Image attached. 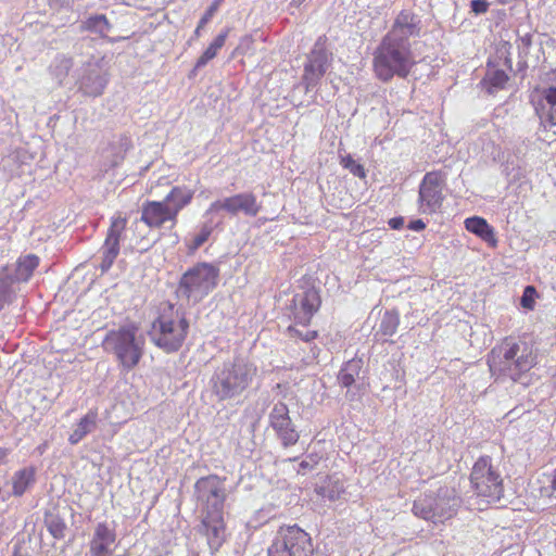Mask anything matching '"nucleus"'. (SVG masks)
<instances>
[{"instance_id":"nucleus-1","label":"nucleus","mask_w":556,"mask_h":556,"mask_svg":"<svg viewBox=\"0 0 556 556\" xmlns=\"http://www.w3.org/2000/svg\"><path fill=\"white\" fill-rule=\"evenodd\" d=\"M415 65L409 42H394L382 37L372 53V71L382 83L390 81L394 76L406 78Z\"/></svg>"},{"instance_id":"nucleus-2","label":"nucleus","mask_w":556,"mask_h":556,"mask_svg":"<svg viewBox=\"0 0 556 556\" xmlns=\"http://www.w3.org/2000/svg\"><path fill=\"white\" fill-rule=\"evenodd\" d=\"M190 332L187 314L169 305L162 309L151 324V342L166 354L181 350Z\"/></svg>"},{"instance_id":"nucleus-3","label":"nucleus","mask_w":556,"mask_h":556,"mask_svg":"<svg viewBox=\"0 0 556 556\" xmlns=\"http://www.w3.org/2000/svg\"><path fill=\"white\" fill-rule=\"evenodd\" d=\"M490 370L517 381L523 372L529 371L535 356L526 342H515L505 339L501 345L494 348L489 355Z\"/></svg>"},{"instance_id":"nucleus-4","label":"nucleus","mask_w":556,"mask_h":556,"mask_svg":"<svg viewBox=\"0 0 556 556\" xmlns=\"http://www.w3.org/2000/svg\"><path fill=\"white\" fill-rule=\"evenodd\" d=\"M138 332L139 326L130 323L110 330L103 340L104 349L112 352L126 370L135 368L144 352V338Z\"/></svg>"},{"instance_id":"nucleus-5","label":"nucleus","mask_w":556,"mask_h":556,"mask_svg":"<svg viewBox=\"0 0 556 556\" xmlns=\"http://www.w3.org/2000/svg\"><path fill=\"white\" fill-rule=\"evenodd\" d=\"M314 547L311 535L298 525L279 527L267 556H313Z\"/></svg>"},{"instance_id":"nucleus-6","label":"nucleus","mask_w":556,"mask_h":556,"mask_svg":"<svg viewBox=\"0 0 556 556\" xmlns=\"http://www.w3.org/2000/svg\"><path fill=\"white\" fill-rule=\"evenodd\" d=\"M218 278L219 268L217 266L200 262L181 276L179 288L188 299L200 301L217 287Z\"/></svg>"},{"instance_id":"nucleus-7","label":"nucleus","mask_w":556,"mask_h":556,"mask_svg":"<svg viewBox=\"0 0 556 556\" xmlns=\"http://www.w3.org/2000/svg\"><path fill=\"white\" fill-rule=\"evenodd\" d=\"M250 382L251 376L248 366L241 363H230L225 364L216 374L213 389L219 400L224 401L243 392Z\"/></svg>"},{"instance_id":"nucleus-8","label":"nucleus","mask_w":556,"mask_h":556,"mask_svg":"<svg viewBox=\"0 0 556 556\" xmlns=\"http://www.w3.org/2000/svg\"><path fill=\"white\" fill-rule=\"evenodd\" d=\"M470 483L477 494L486 497L489 502H500L503 496V480L493 470L490 457H480L475 463Z\"/></svg>"},{"instance_id":"nucleus-9","label":"nucleus","mask_w":556,"mask_h":556,"mask_svg":"<svg viewBox=\"0 0 556 556\" xmlns=\"http://www.w3.org/2000/svg\"><path fill=\"white\" fill-rule=\"evenodd\" d=\"M200 532L205 538L212 552H217L227 541V523L225 520V507L202 508Z\"/></svg>"},{"instance_id":"nucleus-10","label":"nucleus","mask_w":556,"mask_h":556,"mask_svg":"<svg viewBox=\"0 0 556 556\" xmlns=\"http://www.w3.org/2000/svg\"><path fill=\"white\" fill-rule=\"evenodd\" d=\"M445 176L439 172L427 173L419 188V210L424 214L435 213L443 203Z\"/></svg>"},{"instance_id":"nucleus-11","label":"nucleus","mask_w":556,"mask_h":556,"mask_svg":"<svg viewBox=\"0 0 556 556\" xmlns=\"http://www.w3.org/2000/svg\"><path fill=\"white\" fill-rule=\"evenodd\" d=\"M325 43L326 37H319L307 55L302 77L307 90L319 84L329 66V54Z\"/></svg>"},{"instance_id":"nucleus-12","label":"nucleus","mask_w":556,"mask_h":556,"mask_svg":"<svg viewBox=\"0 0 556 556\" xmlns=\"http://www.w3.org/2000/svg\"><path fill=\"white\" fill-rule=\"evenodd\" d=\"M261 208L262 204L254 193L242 192L212 202L206 214L225 211L232 216L243 213L245 216L254 217L261 212Z\"/></svg>"},{"instance_id":"nucleus-13","label":"nucleus","mask_w":556,"mask_h":556,"mask_svg":"<svg viewBox=\"0 0 556 556\" xmlns=\"http://www.w3.org/2000/svg\"><path fill=\"white\" fill-rule=\"evenodd\" d=\"M225 478L217 475H208L197 480L194 484L198 497L202 503V508H216L225 507L226 490Z\"/></svg>"},{"instance_id":"nucleus-14","label":"nucleus","mask_w":556,"mask_h":556,"mask_svg":"<svg viewBox=\"0 0 556 556\" xmlns=\"http://www.w3.org/2000/svg\"><path fill=\"white\" fill-rule=\"evenodd\" d=\"M269 425L281 440L283 446L294 445L299 441L300 434L295 430L289 408L283 402H278L274 405L269 413Z\"/></svg>"},{"instance_id":"nucleus-15","label":"nucleus","mask_w":556,"mask_h":556,"mask_svg":"<svg viewBox=\"0 0 556 556\" xmlns=\"http://www.w3.org/2000/svg\"><path fill=\"white\" fill-rule=\"evenodd\" d=\"M320 306L321 298L319 290L314 287L307 288L302 294H296L292 299L293 320L303 327L308 326Z\"/></svg>"},{"instance_id":"nucleus-16","label":"nucleus","mask_w":556,"mask_h":556,"mask_svg":"<svg viewBox=\"0 0 556 556\" xmlns=\"http://www.w3.org/2000/svg\"><path fill=\"white\" fill-rule=\"evenodd\" d=\"M421 31L420 20L409 10H402L395 16L390 30L383 36L394 42H409L410 37H418Z\"/></svg>"},{"instance_id":"nucleus-17","label":"nucleus","mask_w":556,"mask_h":556,"mask_svg":"<svg viewBox=\"0 0 556 556\" xmlns=\"http://www.w3.org/2000/svg\"><path fill=\"white\" fill-rule=\"evenodd\" d=\"M141 222L150 229H160L166 223L172 226L177 224L175 212L170 211V206L163 201L148 200L141 207Z\"/></svg>"},{"instance_id":"nucleus-18","label":"nucleus","mask_w":556,"mask_h":556,"mask_svg":"<svg viewBox=\"0 0 556 556\" xmlns=\"http://www.w3.org/2000/svg\"><path fill=\"white\" fill-rule=\"evenodd\" d=\"M115 540V531L106 522H99L90 541V556H111Z\"/></svg>"},{"instance_id":"nucleus-19","label":"nucleus","mask_w":556,"mask_h":556,"mask_svg":"<svg viewBox=\"0 0 556 556\" xmlns=\"http://www.w3.org/2000/svg\"><path fill=\"white\" fill-rule=\"evenodd\" d=\"M465 228L479 237L482 241H484L488 247L495 249L497 247L498 240L495 236L494 228L480 216L468 217L464 222Z\"/></svg>"},{"instance_id":"nucleus-20","label":"nucleus","mask_w":556,"mask_h":556,"mask_svg":"<svg viewBox=\"0 0 556 556\" xmlns=\"http://www.w3.org/2000/svg\"><path fill=\"white\" fill-rule=\"evenodd\" d=\"M413 513L415 516L434 522L442 520L444 514L439 508V501L432 495H425L414 501Z\"/></svg>"},{"instance_id":"nucleus-21","label":"nucleus","mask_w":556,"mask_h":556,"mask_svg":"<svg viewBox=\"0 0 556 556\" xmlns=\"http://www.w3.org/2000/svg\"><path fill=\"white\" fill-rule=\"evenodd\" d=\"M400 326V313L397 309H388L383 313L374 338L378 342H389Z\"/></svg>"},{"instance_id":"nucleus-22","label":"nucleus","mask_w":556,"mask_h":556,"mask_svg":"<svg viewBox=\"0 0 556 556\" xmlns=\"http://www.w3.org/2000/svg\"><path fill=\"white\" fill-rule=\"evenodd\" d=\"M193 197L194 190L186 186H175L166 194L164 202L170 206V211L175 212V217L178 219L180 211L192 202Z\"/></svg>"},{"instance_id":"nucleus-23","label":"nucleus","mask_w":556,"mask_h":556,"mask_svg":"<svg viewBox=\"0 0 556 556\" xmlns=\"http://www.w3.org/2000/svg\"><path fill=\"white\" fill-rule=\"evenodd\" d=\"M508 81V74L504 70L496 68L489 61L485 75L481 80V85L485 91L489 94H494L500 90L505 89Z\"/></svg>"},{"instance_id":"nucleus-24","label":"nucleus","mask_w":556,"mask_h":556,"mask_svg":"<svg viewBox=\"0 0 556 556\" xmlns=\"http://www.w3.org/2000/svg\"><path fill=\"white\" fill-rule=\"evenodd\" d=\"M98 421V412L97 409H90L86 415H84L78 422L76 424V428L68 437V442L72 445L79 443L87 434L92 432L97 427Z\"/></svg>"},{"instance_id":"nucleus-25","label":"nucleus","mask_w":556,"mask_h":556,"mask_svg":"<svg viewBox=\"0 0 556 556\" xmlns=\"http://www.w3.org/2000/svg\"><path fill=\"white\" fill-rule=\"evenodd\" d=\"M315 492L323 498L334 502L345 493L343 482L333 476H326L323 483L315 488Z\"/></svg>"},{"instance_id":"nucleus-26","label":"nucleus","mask_w":556,"mask_h":556,"mask_svg":"<svg viewBox=\"0 0 556 556\" xmlns=\"http://www.w3.org/2000/svg\"><path fill=\"white\" fill-rule=\"evenodd\" d=\"M36 470L34 467H25L17 470L12 478V492L15 496H22L35 482Z\"/></svg>"},{"instance_id":"nucleus-27","label":"nucleus","mask_w":556,"mask_h":556,"mask_svg":"<svg viewBox=\"0 0 556 556\" xmlns=\"http://www.w3.org/2000/svg\"><path fill=\"white\" fill-rule=\"evenodd\" d=\"M228 34L229 29L227 28L214 38V40L197 60L195 68H201L205 66L211 60H213L217 55L218 51L224 47Z\"/></svg>"},{"instance_id":"nucleus-28","label":"nucleus","mask_w":556,"mask_h":556,"mask_svg":"<svg viewBox=\"0 0 556 556\" xmlns=\"http://www.w3.org/2000/svg\"><path fill=\"white\" fill-rule=\"evenodd\" d=\"M213 230L214 227L211 224H202L199 231L186 241L188 254H194L197 250L206 243L212 236Z\"/></svg>"},{"instance_id":"nucleus-29","label":"nucleus","mask_w":556,"mask_h":556,"mask_svg":"<svg viewBox=\"0 0 556 556\" xmlns=\"http://www.w3.org/2000/svg\"><path fill=\"white\" fill-rule=\"evenodd\" d=\"M39 265V257L34 254H28L23 257H20L17 261V267H16V278L18 280L27 281L34 270Z\"/></svg>"},{"instance_id":"nucleus-30","label":"nucleus","mask_w":556,"mask_h":556,"mask_svg":"<svg viewBox=\"0 0 556 556\" xmlns=\"http://www.w3.org/2000/svg\"><path fill=\"white\" fill-rule=\"evenodd\" d=\"M126 217H122L121 215L112 217L105 240L109 242L119 243L122 233L126 229Z\"/></svg>"},{"instance_id":"nucleus-31","label":"nucleus","mask_w":556,"mask_h":556,"mask_svg":"<svg viewBox=\"0 0 556 556\" xmlns=\"http://www.w3.org/2000/svg\"><path fill=\"white\" fill-rule=\"evenodd\" d=\"M298 326H301V324H296V321H294L293 325H290L287 328L286 332L290 339H292L294 341H303L305 343H309L318 338L319 333L317 330L307 329V330L303 331V330H300L298 328Z\"/></svg>"},{"instance_id":"nucleus-32","label":"nucleus","mask_w":556,"mask_h":556,"mask_svg":"<svg viewBox=\"0 0 556 556\" xmlns=\"http://www.w3.org/2000/svg\"><path fill=\"white\" fill-rule=\"evenodd\" d=\"M118 253L119 243L109 242L108 240L104 241L102 262L100 265L102 271H108L112 267Z\"/></svg>"},{"instance_id":"nucleus-33","label":"nucleus","mask_w":556,"mask_h":556,"mask_svg":"<svg viewBox=\"0 0 556 556\" xmlns=\"http://www.w3.org/2000/svg\"><path fill=\"white\" fill-rule=\"evenodd\" d=\"M103 28H111V24L104 14H97L88 17L81 26L83 30L97 31L104 36Z\"/></svg>"},{"instance_id":"nucleus-34","label":"nucleus","mask_w":556,"mask_h":556,"mask_svg":"<svg viewBox=\"0 0 556 556\" xmlns=\"http://www.w3.org/2000/svg\"><path fill=\"white\" fill-rule=\"evenodd\" d=\"M340 164L343 168L350 170V173L353 174L355 177H358L361 179L366 178L365 167L362 164L357 163L351 154L341 156Z\"/></svg>"},{"instance_id":"nucleus-35","label":"nucleus","mask_w":556,"mask_h":556,"mask_svg":"<svg viewBox=\"0 0 556 556\" xmlns=\"http://www.w3.org/2000/svg\"><path fill=\"white\" fill-rule=\"evenodd\" d=\"M46 526L49 533L54 539H62L66 529V525L59 516L50 515L46 518Z\"/></svg>"},{"instance_id":"nucleus-36","label":"nucleus","mask_w":556,"mask_h":556,"mask_svg":"<svg viewBox=\"0 0 556 556\" xmlns=\"http://www.w3.org/2000/svg\"><path fill=\"white\" fill-rule=\"evenodd\" d=\"M543 99L549 105L547 113V121L551 125H556V87H549L544 89Z\"/></svg>"},{"instance_id":"nucleus-37","label":"nucleus","mask_w":556,"mask_h":556,"mask_svg":"<svg viewBox=\"0 0 556 556\" xmlns=\"http://www.w3.org/2000/svg\"><path fill=\"white\" fill-rule=\"evenodd\" d=\"M224 2V0H214L212 4L208 7V9L205 11L203 16L198 23V26L194 30V36L199 37L200 31L204 26L210 22V20L214 16V14L218 11L220 4Z\"/></svg>"},{"instance_id":"nucleus-38","label":"nucleus","mask_w":556,"mask_h":556,"mask_svg":"<svg viewBox=\"0 0 556 556\" xmlns=\"http://www.w3.org/2000/svg\"><path fill=\"white\" fill-rule=\"evenodd\" d=\"M536 290L533 286H527L520 298V305L526 309H533L535 304Z\"/></svg>"},{"instance_id":"nucleus-39","label":"nucleus","mask_w":556,"mask_h":556,"mask_svg":"<svg viewBox=\"0 0 556 556\" xmlns=\"http://www.w3.org/2000/svg\"><path fill=\"white\" fill-rule=\"evenodd\" d=\"M531 46L532 35L526 34L525 36H521L517 41L518 59H527Z\"/></svg>"},{"instance_id":"nucleus-40","label":"nucleus","mask_w":556,"mask_h":556,"mask_svg":"<svg viewBox=\"0 0 556 556\" xmlns=\"http://www.w3.org/2000/svg\"><path fill=\"white\" fill-rule=\"evenodd\" d=\"M357 376V371H350L349 370V364H346L345 367H343L338 376V380L341 386L348 388L351 387L355 382V377Z\"/></svg>"},{"instance_id":"nucleus-41","label":"nucleus","mask_w":556,"mask_h":556,"mask_svg":"<svg viewBox=\"0 0 556 556\" xmlns=\"http://www.w3.org/2000/svg\"><path fill=\"white\" fill-rule=\"evenodd\" d=\"M490 4L488 0H470V12L475 15H482L488 12Z\"/></svg>"},{"instance_id":"nucleus-42","label":"nucleus","mask_w":556,"mask_h":556,"mask_svg":"<svg viewBox=\"0 0 556 556\" xmlns=\"http://www.w3.org/2000/svg\"><path fill=\"white\" fill-rule=\"evenodd\" d=\"M319 457L317 455H308L307 459H304L300 463L299 473H304L305 470L314 468L319 462Z\"/></svg>"},{"instance_id":"nucleus-43","label":"nucleus","mask_w":556,"mask_h":556,"mask_svg":"<svg viewBox=\"0 0 556 556\" xmlns=\"http://www.w3.org/2000/svg\"><path fill=\"white\" fill-rule=\"evenodd\" d=\"M9 291V283L5 277L0 276V309L3 307Z\"/></svg>"},{"instance_id":"nucleus-44","label":"nucleus","mask_w":556,"mask_h":556,"mask_svg":"<svg viewBox=\"0 0 556 556\" xmlns=\"http://www.w3.org/2000/svg\"><path fill=\"white\" fill-rule=\"evenodd\" d=\"M408 229L414 231H421L426 228V224L421 219H415L407 225Z\"/></svg>"},{"instance_id":"nucleus-45","label":"nucleus","mask_w":556,"mask_h":556,"mask_svg":"<svg viewBox=\"0 0 556 556\" xmlns=\"http://www.w3.org/2000/svg\"><path fill=\"white\" fill-rule=\"evenodd\" d=\"M388 224L392 229L399 230L403 227L404 219L403 217H393L389 219Z\"/></svg>"},{"instance_id":"nucleus-46","label":"nucleus","mask_w":556,"mask_h":556,"mask_svg":"<svg viewBox=\"0 0 556 556\" xmlns=\"http://www.w3.org/2000/svg\"><path fill=\"white\" fill-rule=\"evenodd\" d=\"M527 68H528L527 59H519L517 62V71L514 73L515 74L522 73V72H526Z\"/></svg>"},{"instance_id":"nucleus-47","label":"nucleus","mask_w":556,"mask_h":556,"mask_svg":"<svg viewBox=\"0 0 556 556\" xmlns=\"http://www.w3.org/2000/svg\"><path fill=\"white\" fill-rule=\"evenodd\" d=\"M504 65L508 68L509 72H514L513 62H511V58L509 56V54L505 58Z\"/></svg>"},{"instance_id":"nucleus-48","label":"nucleus","mask_w":556,"mask_h":556,"mask_svg":"<svg viewBox=\"0 0 556 556\" xmlns=\"http://www.w3.org/2000/svg\"><path fill=\"white\" fill-rule=\"evenodd\" d=\"M241 42H242V43H244V42H245V43L248 45V47H250V46H252V45H253L254 40H253L252 36H245L244 38H242V41H241Z\"/></svg>"},{"instance_id":"nucleus-49","label":"nucleus","mask_w":556,"mask_h":556,"mask_svg":"<svg viewBox=\"0 0 556 556\" xmlns=\"http://www.w3.org/2000/svg\"><path fill=\"white\" fill-rule=\"evenodd\" d=\"M9 454V451L4 447H0V460L4 459Z\"/></svg>"},{"instance_id":"nucleus-50","label":"nucleus","mask_w":556,"mask_h":556,"mask_svg":"<svg viewBox=\"0 0 556 556\" xmlns=\"http://www.w3.org/2000/svg\"><path fill=\"white\" fill-rule=\"evenodd\" d=\"M551 486L554 491H556V468H555V471H554V475H553V479L551 481Z\"/></svg>"},{"instance_id":"nucleus-51","label":"nucleus","mask_w":556,"mask_h":556,"mask_svg":"<svg viewBox=\"0 0 556 556\" xmlns=\"http://www.w3.org/2000/svg\"><path fill=\"white\" fill-rule=\"evenodd\" d=\"M464 326H465V325H464V324H462L460 321L456 324V328H457V329H458V328H462V327H464Z\"/></svg>"},{"instance_id":"nucleus-52","label":"nucleus","mask_w":556,"mask_h":556,"mask_svg":"<svg viewBox=\"0 0 556 556\" xmlns=\"http://www.w3.org/2000/svg\"><path fill=\"white\" fill-rule=\"evenodd\" d=\"M497 2L501 3V4H505L506 0H497Z\"/></svg>"}]
</instances>
